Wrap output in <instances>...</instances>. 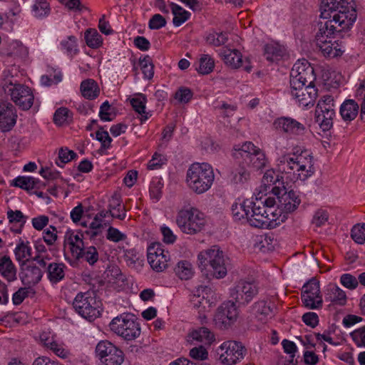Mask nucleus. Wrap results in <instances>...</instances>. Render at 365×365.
I'll use <instances>...</instances> for the list:
<instances>
[{"instance_id": "5fc2aeb1", "label": "nucleus", "mask_w": 365, "mask_h": 365, "mask_svg": "<svg viewBox=\"0 0 365 365\" xmlns=\"http://www.w3.org/2000/svg\"><path fill=\"white\" fill-rule=\"evenodd\" d=\"M139 64L144 77L148 79H151L154 75V66L150 57L149 56H146L143 58H140Z\"/></svg>"}, {"instance_id": "2f4dec72", "label": "nucleus", "mask_w": 365, "mask_h": 365, "mask_svg": "<svg viewBox=\"0 0 365 365\" xmlns=\"http://www.w3.org/2000/svg\"><path fill=\"white\" fill-rule=\"evenodd\" d=\"M0 274L9 282L17 279L16 269L8 256H4L0 259Z\"/></svg>"}, {"instance_id": "2eb2a0df", "label": "nucleus", "mask_w": 365, "mask_h": 365, "mask_svg": "<svg viewBox=\"0 0 365 365\" xmlns=\"http://www.w3.org/2000/svg\"><path fill=\"white\" fill-rule=\"evenodd\" d=\"M316 77L314 68L305 59L296 62L290 73V85L314 84Z\"/></svg>"}, {"instance_id": "f704fd0d", "label": "nucleus", "mask_w": 365, "mask_h": 365, "mask_svg": "<svg viewBox=\"0 0 365 365\" xmlns=\"http://www.w3.org/2000/svg\"><path fill=\"white\" fill-rule=\"evenodd\" d=\"M66 265L63 263H50L47 267L48 278L52 283L61 281L65 277L64 269Z\"/></svg>"}, {"instance_id": "c9c22d12", "label": "nucleus", "mask_w": 365, "mask_h": 365, "mask_svg": "<svg viewBox=\"0 0 365 365\" xmlns=\"http://www.w3.org/2000/svg\"><path fill=\"white\" fill-rule=\"evenodd\" d=\"M170 259V255L160 256L158 255L152 254V252L148 253V261L152 267V269L156 272H163L168 267V261Z\"/></svg>"}, {"instance_id": "6e6d98bb", "label": "nucleus", "mask_w": 365, "mask_h": 365, "mask_svg": "<svg viewBox=\"0 0 365 365\" xmlns=\"http://www.w3.org/2000/svg\"><path fill=\"white\" fill-rule=\"evenodd\" d=\"M249 177V172L242 166L236 168L231 173V180L235 184L244 183L248 180Z\"/></svg>"}, {"instance_id": "f257e3e1", "label": "nucleus", "mask_w": 365, "mask_h": 365, "mask_svg": "<svg viewBox=\"0 0 365 365\" xmlns=\"http://www.w3.org/2000/svg\"><path fill=\"white\" fill-rule=\"evenodd\" d=\"M275 205L277 201L274 197L267 196V194L257 196L252 207L250 225L264 229H274L280 225L287 217L278 205L275 207Z\"/></svg>"}, {"instance_id": "cd10ccee", "label": "nucleus", "mask_w": 365, "mask_h": 365, "mask_svg": "<svg viewBox=\"0 0 365 365\" xmlns=\"http://www.w3.org/2000/svg\"><path fill=\"white\" fill-rule=\"evenodd\" d=\"M220 56L224 63L232 68H238L243 65L242 55L237 49L223 48Z\"/></svg>"}, {"instance_id": "6ab92c4d", "label": "nucleus", "mask_w": 365, "mask_h": 365, "mask_svg": "<svg viewBox=\"0 0 365 365\" xmlns=\"http://www.w3.org/2000/svg\"><path fill=\"white\" fill-rule=\"evenodd\" d=\"M290 85V93L296 102L302 107L313 106L317 97V89L314 84Z\"/></svg>"}, {"instance_id": "4c0bfd02", "label": "nucleus", "mask_w": 365, "mask_h": 365, "mask_svg": "<svg viewBox=\"0 0 365 365\" xmlns=\"http://www.w3.org/2000/svg\"><path fill=\"white\" fill-rule=\"evenodd\" d=\"M81 92L83 96L87 99H94L99 95V89L97 83L92 79L82 81Z\"/></svg>"}, {"instance_id": "5701e85b", "label": "nucleus", "mask_w": 365, "mask_h": 365, "mask_svg": "<svg viewBox=\"0 0 365 365\" xmlns=\"http://www.w3.org/2000/svg\"><path fill=\"white\" fill-rule=\"evenodd\" d=\"M64 247L68 246L73 258L79 257L81 251L84 248L83 234L79 231L68 230L64 235Z\"/></svg>"}, {"instance_id": "774afa93", "label": "nucleus", "mask_w": 365, "mask_h": 365, "mask_svg": "<svg viewBox=\"0 0 365 365\" xmlns=\"http://www.w3.org/2000/svg\"><path fill=\"white\" fill-rule=\"evenodd\" d=\"M351 336L358 346H365V327L351 332Z\"/></svg>"}, {"instance_id": "de8ad7c7", "label": "nucleus", "mask_w": 365, "mask_h": 365, "mask_svg": "<svg viewBox=\"0 0 365 365\" xmlns=\"http://www.w3.org/2000/svg\"><path fill=\"white\" fill-rule=\"evenodd\" d=\"M85 40L88 46L92 48L100 47L103 43L101 36L98 34L97 30L94 29L86 30L85 32Z\"/></svg>"}, {"instance_id": "dca6fc26", "label": "nucleus", "mask_w": 365, "mask_h": 365, "mask_svg": "<svg viewBox=\"0 0 365 365\" xmlns=\"http://www.w3.org/2000/svg\"><path fill=\"white\" fill-rule=\"evenodd\" d=\"M272 193L276 196L279 209L283 213L294 212L301 203L299 195L294 190L287 191L285 187H273Z\"/></svg>"}, {"instance_id": "f3484780", "label": "nucleus", "mask_w": 365, "mask_h": 365, "mask_svg": "<svg viewBox=\"0 0 365 365\" xmlns=\"http://www.w3.org/2000/svg\"><path fill=\"white\" fill-rule=\"evenodd\" d=\"M212 290L207 286H200L196 290L190 299L194 308L198 310V318L202 324L207 323L206 312L210 311L212 302L209 298Z\"/></svg>"}, {"instance_id": "79ce46f5", "label": "nucleus", "mask_w": 365, "mask_h": 365, "mask_svg": "<svg viewBox=\"0 0 365 365\" xmlns=\"http://www.w3.org/2000/svg\"><path fill=\"white\" fill-rule=\"evenodd\" d=\"M14 253L16 260L24 264L31 256V248L29 242H21L14 250Z\"/></svg>"}, {"instance_id": "3c124183", "label": "nucleus", "mask_w": 365, "mask_h": 365, "mask_svg": "<svg viewBox=\"0 0 365 365\" xmlns=\"http://www.w3.org/2000/svg\"><path fill=\"white\" fill-rule=\"evenodd\" d=\"M41 341L43 342L44 346L53 351L57 356L65 358L67 356V351L65 350L61 344H58L53 338H44L43 336H41Z\"/></svg>"}, {"instance_id": "72a5a7b5", "label": "nucleus", "mask_w": 365, "mask_h": 365, "mask_svg": "<svg viewBox=\"0 0 365 365\" xmlns=\"http://www.w3.org/2000/svg\"><path fill=\"white\" fill-rule=\"evenodd\" d=\"M359 112V106L354 100H346L341 106L340 114L345 121L354 120Z\"/></svg>"}, {"instance_id": "09e8293b", "label": "nucleus", "mask_w": 365, "mask_h": 365, "mask_svg": "<svg viewBox=\"0 0 365 365\" xmlns=\"http://www.w3.org/2000/svg\"><path fill=\"white\" fill-rule=\"evenodd\" d=\"M49 4L46 0H35L32 6L33 15L36 18H43L50 13Z\"/></svg>"}, {"instance_id": "0eeeda50", "label": "nucleus", "mask_w": 365, "mask_h": 365, "mask_svg": "<svg viewBox=\"0 0 365 365\" xmlns=\"http://www.w3.org/2000/svg\"><path fill=\"white\" fill-rule=\"evenodd\" d=\"M176 222L182 232L195 235L204 229L206 220L205 215L198 209L190 207L178 212Z\"/></svg>"}, {"instance_id": "f8f14e48", "label": "nucleus", "mask_w": 365, "mask_h": 365, "mask_svg": "<svg viewBox=\"0 0 365 365\" xmlns=\"http://www.w3.org/2000/svg\"><path fill=\"white\" fill-rule=\"evenodd\" d=\"M96 354L101 365H121L123 352L108 341H101L96 347Z\"/></svg>"}, {"instance_id": "603ef678", "label": "nucleus", "mask_w": 365, "mask_h": 365, "mask_svg": "<svg viewBox=\"0 0 365 365\" xmlns=\"http://www.w3.org/2000/svg\"><path fill=\"white\" fill-rule=\"evenodd\" d=\"M106 224L104 220H100L96 215L94 217L92 222L90 224L89 229L86 232L87 235L90 236L91 239H94L97 236L100 235L102 232V229Z\"/></svg>"}, {"instance_id": "a878e982", "label": "nucleus", "mask_w": 365, "mask_h": 365, "mask_svg": "<svg viewBox=\"0 0 365 365\" xmlns=\"http://www.w3.org/2000/svg\"><path fill=\"white\" fill-rule=\"evenodd\" d=\"M253 201L245 200L242 202H235L231 207L232 215L235 220H246L250 223V217L252 215Z\"/></svg>"}, {"instance_id": "680f3d73", "label": "nucleus", "mask_w": 365, "mask_h": 365, "mask_svg": "<svg viewBox=\"0 0 365 365\" xmlns=\"http://www.w3.org/2000/svg\"><path fill=\"white\" fill-rule=\"evenodd\" d=\"M96 139L101 142V149L106 150L110 148L112 142V138L110 137L108 133L103 130L102 128L96 133Z\"/></svg>"}, {"instance_id": "393cba45", "label": "nucleus", "mask_w": 365, "mask_h": 365, "mask_svg": "<svg viewBox=\"0 0 365 365\" xmlns=\"http://www.w3.org/2000/svg\"><path fill=\"white\" fill-rule=\"evenodd\" d=\"M273 306L264 299L255 302L250 307V313L258 320L265 322L273 315Z\"/></svg>"}, {"instance_id": "13d9d810", "label": "nucleus", "mask_w": 365, "mask_h": 365, "mask_svg": "<svg viewBox=\"0 0 365 365\" xmlns=\"http://www.w3.org/2000/svg\"><path fill=\"white\" fill-rule=\"evenodd\" d=\"M76 156V153L71 150H68L67 148H61L58 152V160L56 161V163L59 167H63L64 164L70 162L72 159H73Z\"/></svg>"}, {"instance_id": "39448f33", "label": "nucleus", "mask_w": 365, "mask_h": 365, "mask_svg": "<svg viewBox=\"0 0 365 365\" xmlns=\"http://www.w3.org/2000/svg\"><path fill=\"white\" fill-rule=\"evenodd\" d=\"M335 16L336 15L333 16V19H323L324 21L318 23V31L315 36V41L322 42L323 39L332 38L337 34L349 29L356 21L357 14L356 11H352L349 20H346L343 15H341V19L339 17L336 19Z\"/></svg>"}, {"instance_id": "58836bf2", "label": "nucleus", "mask_w": 365, "mask_h": 365, "mask_svg": "<svg viewBox=\"0 0 365 365\" xmlns=\"http://www.w3.org/2000/svg\"><path fill=\"white\" fill-rule=\"evenodd\" d=\"M74 259L77 260L83 259L88 264L93 266L98 261L99 253L97 248L94 246H84L83 250L81 251L79 257H76Z\"/></svg>"}, {"instance_id": "9d476101", "label": "nucleus", "mask_w": 365, "mask_h": 365, "mask_svg": "<svg viewBox=\"0 0 365 365\" xmlns=\"http://www.w3.org/2000/svg\"><path fill=\"white\" fill-rule=\"evenodd\" d=\"M258 283L253 279H240L230 289V297L238 307H246L259 294Z\"/></svg>"}, {"instance_id": "c85d7f7f", "label": "nucleus", "mask_w": 365, "mask_h": 365, "mask_svg": "<svg viewBox=\"0 0 365 365\" xmlns=\"http://www.w3.org/2000/svg\"><path fill=\"white\" fill-rule=\"evenodd\" d=\"M187 337L188 341L201 342L207 345H210L215 340L213 332L204 327L192 330L189 333Z\"/></svg>"}, {"instance_id": "ddd939ff", "label": "nucleus", "mask_w": 365, "mask_h": 365, "mask_svg": "<svg viewBox=\"0 0 365 365\" xmlns=\"http://www.w3.org/2000/svg\"><path fill=\"white\" fill-rule=\"evenodd\" d=\"M245 352V346L236 341H225L217 350L219 360L226 365L237 364L244 358Z\"/></svg>"}, {"instance_id": "a19ab883", "label": "nucleus", "mask_w": 365, "mask_h": 365, "mask_svg": "<svg viewBox=\"0 0 365 365\" xmlns=\"http://www.w3.org/2000/svg\"><path fill=\"white\" fill-rule=\"evenodd\" d=\"M247 164L250 165L252 168L255 170H260L265 167L267 163V159L265 154L261 149H257L249 158L245 160Z\"/></svg>"}, {"instance_id": "bb28decb", "label": "nucleus", "mask_w": 365, "mask_h": 365, "mask_svg": "<svg viewBox=\"0 0 365 365\" xmlns=\"http://www.w3.org/2000/svg\"><path fill=\"white\" fill-rule=\"evenodd\" d=\"M316 41L317 47L321 51L324 56L336 57L342 54L343 51L337 41H332L331 38L323 39L322 42Z\"/></svg>"}, {"instance_id": "7c9ffc66", "label": "nucleus", "mask_w": 365, "mask_h": 365, "mask_svg": "<svg viewBox=\"0 0 365 365\" xmlns=\"http://www.w3.org/2000/svg\"><path fill=\"white\" fill-rule=\"evenodd\" d=\"M109 215L119 220L125 219L126 212L125 207L121 205L120 195L115 192L109 200L108 204Z\"/></svg>"}, {"instance_id": "e2e57ef3", "label": "nucleus", "mask_w": 365, "mask_h": 365, "mask_svg": "<svg viewBox=\"0 0 365 365\" xmlns=\"http://www.w3.org/2000/svg\"><path fill=\"white\" fill-rule=\"evenodd\" d=\"M69 118H71V112L66 108H60L57 109L53 115V120L56 124L62 125Z\"/></svg>"}, {"instance_id": "423d86ee", "label": "nucleus", "mask_w": 365, "mask_h": 365, "mask_svg": "<svg viewBox=\"0 0 365 365\" xmlns=\"http://www.w3.org/2000/svg\"><path fill=\"white\" fill-rule=\"evenodd\" d=\"M75 311L83 318L92 322L101 313L102 304L93 292H79L73 302Z\"/></svg>"}, {"instance_id": "473e14b6", "label": "nucleus", "mask_w": 365, "mask_h": 365, "mask_svg": "<svg viewBox=\"0 0 365 365\" xmlns=\"http://www.w3.org/2000/svg\"><path fill=\"white\" fill-rule=\"evenodd\" d=\"M147 98L145 95L138 93L135 95L131 100L130 103L138 113L140 115V120L141 123L145 122L151 115L149 113L145 112V104Z\"/></svg>"}, {"instance_id": "9b49d317", "label": "nucleus", "mask_w": 365, "mask_h": 365, "mask_svg": "<svg viewBox=\"0 0 365 365\" xmlns=\"http://www.w3.org/2000/svg\"><path fill=\"white\" fill-rule=\"evenodd\" d=\"M335 107L334 100L331 96H324L319 101L315 109V119L322 130H329L332 127Z\"/></svg>"}, {"instance_id": "0e129e2a", "label": "nucleus", "mask_w": 365, "mask_h": 365, "mask_svg": "<svg viewBox=\"0 0 365 365\" xmlns=\"http://www.w3.org/2000/svg\"><path fill=\"white\" fill-rule=\"evenodd\" d=\"M340 282L344 287L351 290L355 289L359 285L357 278L351 274H343L340 277Z\"/></svg>"}, {"instance_id": "412c9836", "label": "nucleus", "mask_w": 365, "mask_h": 365, "mask_svg": "<svg viewBox=\"0 0 365 365\" xmlns=\"http://www.w3.org/2000/svg\"><path fill=\"white\" fill-rule=\"evenodd\" d=\"M16 118L15 107L7 101L0 100V130H11L16 124Z\"/></svg>"}, {"instance_id": "052dcab7", "label": "nucleus", "mask_w": 365, "mask_h": 365, "mask_svg": "<svg viewBox=\"0 0 365 365\" xmlns=\"http://www.w3.org/2000/svg\"><path fill=\"white\" fill-rule=\"evenodd\" d=\"M206 41L210 45L220 46L227 42V36L225 33H212L207 36Z\"/></svg>"}, {"instance_id": "69168bd1", "label": "nucleus", "mask_w": 365, "mask_h": 365, "mask_svg": "<svg viewBox=\"0 0 365 365\" xmlns=\"http://www.w3.org/2000/svg\"><path fill=\"white\" fill-rule=\"evenodd\" d=\"M192 91L185 87L180 88L175 93V98L180 103H186L189 102L192 98Z\"/></svg>"}, {"instance_id": "37998d69", "label": "nucleus", "mask_w": 365, "mask_h": 365, "mask_svg": "<svg viewBox=\"0 0 365 365\" xmlns=\"http://www.w3.org/2000/svg\"><path fill=\"white\" fill-rule=\"evenodd\" d=\"M259 149L257 148L252 143L246 142L243 143L242 145H235L234 147V156L238 158V156H241L245 160L247 158H249V155H251L255 152H256Z\"/></svg>"}, {"instance_id": "e433bc0d", "label": "nucleus", "mask_w": 365, "mask_h": 365, "mask_svg": "<svg viewBox=\"0 0 365 365\" xmlns=\"http://www.w3.org/2000/svg\"><path fill=\"white\" fill-rule=\"evenodd\" d=\"M285 53V49L283 46L270 43L264 46V56L267 61L270 62H277L279 61Z\"/></svg>"}, {"instance_id": "a211bd4d", "label": "nucleus", "mask_w": 365, "mask_h": 365, "mask_svg": "<svg viewBox=\"0 0 365 365\" xmlns=\"http://www.w3.org/2000/svg\"><path fill=\"white\" fill-rule=\"evenodd\" d=\"M237 305L234 302L228 301L217 308L214 322L218 328L227 329L237 320L238 317Z\"/></svg>"}, {"instance_id": "49530a36", "label": "nucleus", "mask_w": 365, "mask_h": 365, "mask_svg": "<svg viewBox=\"0 0 365 365\" xmlns=\"http://www.w3.org/2000/svg\"><path fill=\"white\" fill-rule=\"evenodd\" d=\"M279 182V175H276L274 171L270 170H267L262 180V187H263V190H260V192H267L268 190H270L272 192V188L273 187H277L275 185L276 182Z\"/></svg>"}, {"instance_id": "1a4fd4ad", "label": "nucleus", "mask_w": 365, "mask_h": 365, "mask_svg": "<svg viewBox=\"0 0 365 365\" xmlns=\"http://www.w3.org/2000/svg\"><path fill=\"white\" fill-rule=\"evenodd\" d=\"M354 2L353 0H322L320 6L321 18L322 19H335L338 17L342 19L341 15L349 20L352 11H356Z\"/></svg>"}, {"instance_id": "aec40b11", "label": "nucleus", "mask_w": 365, "mask_h": 365, "mask_svg": "<svg viewBox=\"0 0 365 365\" xmlns=\"http://www.w3.org/2000/svg\"><path fill=\"white\" fill-rule=\"evenodd\" d=\"M12 101L22 110H29L34 103V95L31 89L21 84H16L9 88Z\"/></svg>"}, {"instance_id": "a18cd8bd", "label": "nucleus", "mask_w": 365, "mask_h": 365, "mask_svg": "<svg viewBox=\"0 0 365 365\" xmlns=\"http://www.w3.org/2000/svg\"><path fill=\"white\" fill-rule=\"evenodd\" d=\"M38 182V180L32 177L19 176L14 180L13 185L26 190H30L37 187Z\"/></svg>"}, {"instance_id": "b1692460", "label": "nucleus", "mask_w": 365, "mask_h": 365, "mask_svg": "<svg viewBox=\"0 0 365 365\" xmlns=\"http://www.w3.org/2000/svg\"><path fill=\"white\" fill-rule=\"evenodd\" d=\"M325 301L329 302L331 306H344L347 302L345 292L336 284H329L324 290Z\"/></svg>"}, {"instance_id": "bf43d9fd", "label": "nucleus", "mask_w": 365, "mask_h": 365, "mask_svg": "<svg viewBox=\"0 0 365 365\" xmlns=\"http://www.w3.org/2000/svg\"><path fill=\"white\" fill-rule=\"evenodd\" d=\"M273 239L267 236H259L257 237L255 247L263 252H266L274 249L272 245Z\"/></svg>"}, {"instance_id": "4468645a", "label": "nucleus", "mask_w": 365, "mask_h": 365, "mask_svg": "<svg viewBox=\"0 0 365 365\" xmlns=\"http://www.w3.org/2000/svg\"><path fill=\"white\" fill-rule=\"evenodd\" d=\"M301 299L304 306L309 309H319L322 307L323 299L317 279L312 278L303 286Z\"/></svg>"}, {"instance_id": "7ed1b4c3", "label": "nucleus", "mask_w": 365, "mask_h": 365, "mask_svg": "<svg viewBox=\"0 0 365 365\" xmlns=\"http://www.w3.org/2000/svg\"><path fill=\"white\" fill-rule=\"evenodd\" d=\"M215 179L212 168L207 163H193L187 170L186 181L189 187L197 194L207 191Z\"/></svg>"}, {"instance_id": "20e7f679", "label": "nucleus", "mask_w": 365, "mask_h": 365, "mask_svg": "<svg viewBox=\"0 0 365 365\" xmlns=\"http://www.w3.org/2000/svg\"><path fill=\"white\" fill-rule=\"evenodd\" d=\"M198 260L200 267L208 269L215 278L221 279L226 276L227 270L225 255L217 246L200 252Z\"/></svg>"}, {"instance_id": "4d7b16f0", "label": "nucleus", "mask_w": 365, "mask_h": 365, "mask_svg": "<svg viewBox=\"0 0 365 365\" xmlns=\"http://www.w3.org/2000/svg\"><path fill=\"white\" fill-rule=\"evenodd\" d=\"M351 237L356 243L364 244L365 242V223L354 225L351 231Z\"/></svg>"}, {"instance_id": "4be33fe9", "label": "nucleus", "mask_w": 365, "mask_h": 365, "mask_svg": "<svg viewBox=\"0 0 365 365\" xmlns=\"http://www.w3.org/2000/svg\"><path fill=\"white\" fill-rule=\"evenodd\" d=\"M276 129L289 135H299L305 132V126L297 120L290 117H281L274 122Z\"/></svg>"}, {"instance_id": "864d4df0", "label": "nucleus", "mask_w": 365, "mask_h": 365, "mask_svg": "<svg viewBox=\"0 0 365 365\" xmlns=\"http://www.w3.org/2000/svg\"><path fill=\"white\" fill-rule=\"evenodd\" d=\"M124 257L127 265L132 268L138 269L143 265V259L138 256L133 250H127Z\"/></svg>"}, {"instance_id": "ea45409f", "label": "nucleus", "mask_w": 365, "mask_h": 365, "mask_svg": "<svg viewBox=\"0 0 365 365\" xmlns=\"http://www.w3.org/2000/svg\"><path fill=\"white\" fill-rule=\"evenodd\" d=\"M170 6L174 16L173 23L175 26H180L190 19L191 14L180 6L171 3Z\"/></svg>"}, {"instance_id": "f03ea898", "label": "nucleus", "mask_w": 365, "mask_h": 365, "mask_svg": "<svg viewBox=\"0 0 365 365\" xmlns=\"http://www.w3.org/2000/svg\"><path fill=\"white\" fill-rule=\"evenodd\" d=\"M313 158L307 150L293 151L277 159V170L291 180H305L314 174Z\"/></svg>"}, {"instance_id": "c756f323", "label": "nucleus", "mask_w": 365, "mask_h": 365, "mask_svg": "<svg viewBox=\"0 0 365 365\" xmlns=\"http://www.w3.org/2000/svg\"><path fill=\"white\" fill-rule=\"evenodd\" d=\"M42 276V271L36 266H28L20 274L22 283L26 285L37 284L41 279Z\"/></svg>"}, {"instance_id": "8fccbe9b", "label": "nucleus", "mask_w": 365, "mask_h": 365, "mask_svg": "<svg viewBox=\"0 0 365 365\" xmlns=\"http://www.w3.org/2000/svg\"><path fill=\"white\" fill-rule=\"evenodd\" d=\"M214 60L207 54H202L199 59V66L196 68L201 74H208L214 68Z\"/></svg>"}, {"instance_id": "338daca9", "label": "nucleus", "mask_w": 365, "mask_h": 365, "mask_svg": "<svg viewBox=\"0 0 365 365\" xmlns=\"http://www.w3.org/2000/svg\"><path fill=\"white\" fill-rule=\"evenodd\" d=\"M329 215L326 210H318L315 212L312 222L316 227H322L327 222Z\"/></svg>"}, {"instance_id": "c03bdc74", "label": "nucleus", "mask_w": 365, "mask_h": 365, "mask_svg": "<svg viewBox=\"0 0 365 365\" xmlns=\"http://www.w3.org/2000/svg\"><path fill=\"white\" fill-rule=\"evenodd\" d=\"M175 274L181 279H189L193 274L192 266L187 261H181L175 268Z\"/></svg>"}, {"instance_id": "6e6552de", "label": "nucleus", "mask_w": 365, "mask_h": 365, "mask_svg": "<svg viewBox=\"0 0 365 365\" xmlns=\"http://www.w3.org/2000/svg\"><path fill=\"white\" fill-rule=\"evenodd\" d=\"M109 327L112 331L127 341L134 340L140 334L139 324L130 314H121L115 317Z\"/></svg>"}]
</instances>
